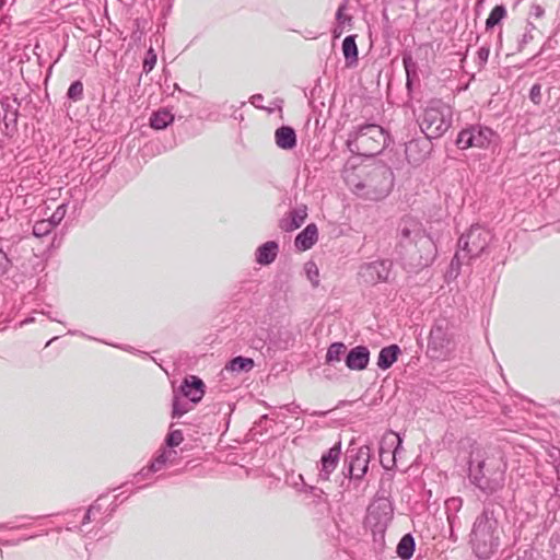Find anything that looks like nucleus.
Instances as JSON below:
<instances>
[{
  "mask_svg": "<svg viewBox=\"0 0 560 560\" xmlns=\"http://www.w3.org/2000/svg\"><path fill=\"white\" fill-rule=\"evenodd\" d=\"M260 100H262V96L260 94H257V95H254L253 96V104H255V102H260Z\"/></svg>",
  "mask_w": 560,
  "mask_h": 560,
  "instance_id": "obj_48",
  "label": "nucleus"
},
{
  "mask_svg": "<svg viewBox=\"0 0 560 560\" xmlns=\"http://www.w3.org/2000/svg\"><path fill=\"white\" fill-rule=\"evenodd\" d=\"M529 98L536 105L541 103L542 96H541V85L540 84L536 83L530 88Z\"/></svg>",
  "mask_w": 560,
  "mask_h": 560,
  "instance_id": "obj_39",
  "label": "nucleus"
},
{
  "mask_svg": "<svg viewBox=\"0 0 560 560\" xmlns=\"http://www.w3.org/2000/svg\"><path fill=\"white\" fill-rule=\"evenodd\" d=\"M506 465L500 456L472 458L469 464V478L483 493L492 494L503 489Z\"/></svg>",
  "mask_w": 560,
  "mask_h": 560,
  "instance_id": "obj_4",
  "label": "nucleus"
},
{
  "mask_svg": "<svg viewBox=\"0 0 560 560\" xmlns=\"http://www.w3.org/2000/svg\"><path fill=\"white\" fill-rule=\"evenodd\" d=\"M94 510H100V506H96V505H91L88 511L85 512V515L83 517V521H82V525H85L88 524L89 522H91V515L93 513Z\"/></svg>",
  "mask_w": 560,
  "mask_h": 560,
  "instance_id": "obj_44",
  "label": "nucleus"
},
{
  "mask_svg": "<svg viewBox=\"0 0 560 560\" xmlns=\"http://www.w3.org/2000/svg\"><path fill=\"white\" fill-rule=\"evenodd\" d=\"M388 141L389 137L383 127L376 124H364L353 127L346 143L354 154L373 156L381 153Z\"/></svg>",
  "mask_w": 560,
  "mask_h": 560,
  "instance_id": "obj_5",
  "label": "nucleus"
},
{
  "mask_svg": "<svg viewBox=\"0 0 560 560\" xmlns=\"http://www.w3.org/2000/svg\"><path fill=\"white\" fill-rule=\"evenodd\" d=\"M180 392L183 397L196 405L205 395V383L198 376L190 375L184 380Z\"/></svg>",
  "mask_w": 560,
  "mask_h": 560,
  "instance_id": "obj_14",
  "label": "nucleus"
},
{
  "mask_svg": "<svg viewBox=\"0 0 560 560\" xmlns=\"http://www.w3.org/2000/svg\"><path fill=\"white\" fill-rule=\"evenodd\" d=\"M447 520H448L450 524L452 525V518H451V516H447Z\"/></svg>",
  "mask_w": 560,
  "mask_h": 560,
  "instance_id": "obj_52",
  "label": "nucleus"
},
{
  "mask_svg": "<svg viewBox=\"0 0 560 560\" xmlns=\"http://www.w3.org/2000/svg\"><path fill=\"white\" fill-rule=\"evenodd\" d=\"M415 551V539L411 534H406L399 540L397 545V555L404 559L408 560L412 557Z\"/></svg>",
  "mask_w": 560,
  "mask_h": 560,
  "instance_id": "obj_25",
  "label": "nucleus"
},
{
  "mask_svg": "<svg viewBox=\"0 0 560 560\" xmlns=\"http://www.w3.org/2000/svg\"><path fill=\"white\" fill-rule=\"evenodd\" d=\"M368 513L375 526H385L392 520V505L387 500H378L369 506Z\"/></svg>",
  "mask_w": 560,
  "mask_h": 560,
  "instance_id": "obj_15",
  "label": "nucleus"
},
{
  "mask_svg": "<svg viewBox=\"0 0 560 560\" xmlns=\"http://www.w3.org/2000/svg\"><path fill=\"white\" fill-rule=\"evenodd\" d=\"M174 120V115L167 109H160L152 114L150 118V126L153 129H165Z\"/></svg>",
  "mask_w": 560,
  "mask_h": 560,
  "instance_id": "obj_24",
  "label": "nucleus"
},
{
  "mask_svg": "<svg viewBox=\"0 0 560 560\" xmlns=\"http://www.w3.org/2000/svg\"><path fill=\"white\" fill-rule=\"evenodd\" d=\"M318 238V230L316 224H308L302 232L298 234L294 241V245L299 250L310 249Z\"/></svg>",
  "mask_w": 560,
  "mask_h": 560,
  "instance_id": "obj_17",
  "label": "nucleus"
},
{
  "mask_svg": "<svg viewBox=\"0 0 560 560\" xmlns=\"http://www.w3.org/2000/svg\"><path fill=\"white\" fill-rule=\"evenodd\" d=\"M9 265L10 260L7 257V254L2 249H0V275L7 272Z\"/></svg>",
  "mask_w": 560,
  "mask_h": 560,
  "instance_id": "obj_42",
  "label": "nucleus"
},
{
  "mask_svg": "<svg viewBox=\"0 0 560 560\" xmlns=\"http://www.w3.org/2000/svg\"><path fill=\"white\" fill-rule=\"evenodd\" d=\"M467 260V256L464 254L463 250L458 248V250L455 253L452 261H451V270L456 271V275L458 273L462 264Z\"/></svg>",
  "mask_w": 560,
  "mask_h": 560,
  "instance_id": "obj_37",
  "label": "nucleus"
},
{
  "mask_svg": "<svg viewBox=\"0 0 560 560\" xmlns=\"http://www.w3.org/2000/svg\"><path fill=\"white\" fill-rule=\"evenodd\" d=\"M55 228L47 219L39 220L33 226V234L34 236L42 238L48 235Z\"/></svg>",
  "mask_w": 560,
  "mask_h": 560,
  "instance_id": "obj_32",
  "label": "nucleus"
},
{
  "mask_svg": "<svg viewBox=\"0 0 560 560\" xmlns=\"http://www.w3.org/2000/svg\"><path fill=\"white\" fill-rule=\"evenodd\" d=\"M334 33H335V37H338V36H340V35H341V33H342V28H341V30H339V31L336 28V30L334 31Z\"/></svg>",
  "mask_w": 560,
  "mask_h": 560,
  "instance_id": "obj_49",
  "label": "nucleus"
},
{
  "mask_svg": "<svg viewBox=\"0 0 560 560\" xmlns=\"http://www.w3.org/2000/svg\"><path fill=\"white\" fill-rule=\"evenodd\" d=\"M341 454V445L340 443L335 444L330 447L326 453L323 454L320 458V467L318 478L320 480H328L330 474L336 469L339 457Z\"/></svg>",
  "mask_w": 560,
  "mask_h": 560,
  "instance_id": "obj_13",
  "label": "nucleus"
},
{
  "mask_svg": "<svg viewBox=\"0 0 560 560\" xmlns=\"http://www.w3.org/2000/svg\"><path fill=\"white\" fill-rule=\"evenodd\" d=\"M9 0H2V3H7ZM15 0H12V3L14 2Z\"/></svg>",
  "mask_w": 560,
  "mask_h": 560,
  "instance_id": "obj_51",
  "label": "nucleus"
},
{
  "mask_svg": "<svg viewBox=\"0 0 560 560\" xmlns=\"http://www.w3.org/2000/svg\"><path fill=\"white\" fill-rule=\"evenodd\" d=\"M68 97L73 101H79L83 95V84L80 81H74L68 89Z\"/></svg>",
  "mask_w": 560,
  "mask_h": 560,
  "instance_id": "obj_35",
  "label": "nucleus"
},
{
  "mask_svg": "<svg viewBox=\"0 0 560 560\" xmlns=\"http://www.w3.org/2000/svg\"><path fill=\"white\" fill-rule=\"evenodd\" d=\"M153 471H149V467L148 468H142L138 474L137 476L138 477H141V478H147L150 474H152Z\"/></svg>",
  "mask_w": 560,
  "mask_h": 560,
  "instance_id": "obj_45",
  "label": "nucleus"
},
{
  "mask_svg": "<svg viewBox=\"0 0 560 560\" xmlns=\"http://www.w3.org/2000/svg\"><path fill=\"white\" fill-rule=\"evenodd\" d=\"M371 458V450L364 445L357 450L348 451V472L352 479H361L368 472L369 463Z\"/></svg>",
  "mask_w": 560,
  "mask_h": 560,
  "instance_id": "obj_10",
  "label": "nucleus"
},
{
  "mask_svg": "<svg viewBox=\"0 0 560 560\" xmlns=\"http://www.w3.org/2000/svg\"><path fill=\"white\" fill-rule=\"evenodd\" d=\"M502 528L494 512L485 509L472 524L469 534V546L472 553L480 560H488L499 550Z\"/></svg>",
  "mask_w": 560,
  "mask_h": 560,
  "instance_id": "obj_3",
  "label": "nucleus"
},
{
  "mask_svg": "<svg viewBox=\"0 0 560 560\" xmlns=\"http://www.w3.org/2000/svg\"><path fill=\"white\" fill-rule=\"evenodd\" d=\"M183 441H184L183 432L180 430H173L167 434L165 443H166L167 447H170V450H172V447L178 446Z\"/></svg>",
  "mask_w": 560,
  "mask_h": 560,
  "instance_id": "obj_34",
  "label": "nucleus"
},
{
  "mask_svg": "<svg viewBox=\"0 0 560 560\" xmlns=\"http://www.w3.org/2000/svg\"><path fill=\"white\" fill-rule=\"evenodd\" d=\"M342 52L346 58L347 66L351 67L358 62V47L354 35H349L343 39Z\"/></svg>",
  "mask_w": 560,
  "mask_h": 560,
  "instance_id": "obj_23",
  "label": "nucleus"
},
{
  "mask_svg": "<svg viewBox=\"0 0 560 560\" xmlns=\"http://www.w3.org/2000/svg\"><path fill=\"white\" fill-rule=\"evenodd\" d=\"M343 178L353 194L374 201L385 198L394 184L390 167L383 163L346 168Z\"/></svg>",
  "mask_w": 560,
  "mask_h": 560,
  "instance_id": "obj_2",
  "label": "nucleus"
},
{
  "mask_svg": "<svg viewBox=\"0 0 560 560\" xmlns=\"http://www.w3.org/2000/svg\"><path fill=\"white\" fill-rule=\"evenodd\" d=\"M402 63L407 75L406 85L408 89L411 86V78L417 73V63L410 54L402 56Z\"/></svg>",
  "mask_w": 560,
  "mask_h": 560,
  "instance_id": "obj_30",
  "label": "nucleus"
},
{
  "mask_svg": "<svg viewBox=\"0 0 560 560\" xmlns=\"http://www.w3.org/2000/svg\"><path fill=\"white\" fill-rule=\"evenodd\" d=\"M264 343H265V342H264V340H262V339H258V340L254 339V340H252V346H253L254 348H256V349H258V348H262V347H264Z\"/></svg>",
  "mask_w": 560,
  "mask_h": 560,
  "instance_id": "obj_46",
  "label": "nucleus"
},
{
  "mask_svg": "<svg viewBox=\"0 0 560 560\" xmlns=\"http://www.w3.org/2000/svg\"><path fill=\"white\" fill-rule=\"evenodd\" d=\"M276 144L282 150H291L296 145V133L290 126H281L275 132Z\"/></svg>",
  "mask_w": 560,
  "mask_h": 560,
  "instance_id": "obj_19",
  "label": "nucleus"
},
{
  "mask_svg": "<svg viewBox=\"0 0 560 560\" xmlns=\"http://www.w3.org/2000/svg\"><path fill=\"white\" fill-rule=\"evenodd\" d=\"M347 347L342 342H334L327 350L326 363L334 365L341 361V357L345 354Z\"/></svg>",
  "mask_w": 560,
  "mask_h": 560,
  "instance_id": "obj_26",
  "label": "nucleus"
},
{
  "mask_svg": "<svg viewBox=\"0 0 560 560\" xmlns=\"http://www.w3.org/2000/svg\"><path fill=\"white\" fill-rule=\"evenodd\" d=\"M155 63H156V55H155L154 50L152 48H150L147 51V56L143 61V71L145 73H149L150 71H152Z\"/></svg>",
  "mask_w": 560,
  "mask_h": 560,
  "instance_id": "obj_38",
  "label": "nucleus"
},
{
  "mask_svg": "<svg viewBox=\"0 0 560 560\" xmlns=\"http://www.w3.org/2000/svg\"><path fill=\"white\" fill-rule=\"evenodd\" d=\"M279 252V245L275 241H268L256 249V262L261 266L270 265L275 261Z\"/></svg>",
  "mask_w": 560,
  "mask_h": 560,
  "instance_id": "obj_18",
  "label": "nucleus"
},
{
  "mask_svg": "<svg viewBox=\"0 0 560 560\" xmlns=\"http://www.w3.org/2000/svg\"><path fill=\"white\" fill-rule=\"evenodd\" d=\"M260 100H262V96L260 94H257V95H254L253 96V104H255V102H260Z\"/></svg>",
  "mask_w": 560,
  "mask_h": 560,
  "instance_id": "obj_47",
  "label": "nucleus"
},
{
  "mask_svg": "<svg viewBox=\"0 0 560 560\" xmlns=\"http://www.w3.org/2000/svg\"><path fill=\"white\" fill-rule=\"evenodd\" d=\"M497 138V133L491 128L482 125H471L458 133L456 144L462 150L469 148L486 149Z\"/></svg>",
  "mask_w": 560,
  "mask_h": 560,
  "instance_id": "obj_8",
  "label": "nucleus"
},
{
  "mask_svg": "<svg viewBox=\"0 0 560 560\" xmlns=\"http://www.w3.org/2000/svg\"><path fill=\"white\" fill-rule=\"evenodd\" d=\"M506 15V10L503 5H495L487 21H486V28L489 30V28H492L494 27L495 25H498Z\"/></svg>",
  "mask_w": 560,
  "mask_h": 560,
  "instance_id": "obj_29",
  "label": "nucleus"
},
{
  "mask_svg": "<svg viewBox=\"0 0 560 560\" xmlns=\"http://www.w3.org/2000/svg\"><path fill=\"white\" fill-rule=\"evenodd\" d=\"M419 145L420 143L418 141H410L406 145V156L410 163L418 164L425 158L427 152L419 155L416 154L419 149Z\"/></svg>",
  "mask_w": 560,
  "mask_h": 560,
  "instance_id": "obj_31",
  "label": "nucleus"
},
{
  "mask_svg": "<svg viewBox=\"0 0 560 560\" xmlns=\"http://www.w3.org/2000/svg\"><path fill=\"white\" fill-rule=\"evenodd\" d=\"M195 404H191L190 401H186L183 397L174 395L173 398V410H172V417L173 418H179L187 413L189 410H191L192 406Z\"/></svg>",
  "mask_w": 560,
  "mask_h": 560,
  "instance_id": "obj_28",
  "label": "nucleus"
},
{
  "mask_svg": "<svg viewBox=\"0 0 560 560\" xmlns=\"http://www.w3.org/2000/svg\"><path fill=\"white\" fill-rule=\"evenodd\" d=\"M557 472H558V483L560 486V464L557 467Z\"/></svg>",
  "mask_w": 560,
  "mask_h": 560,
  "instance_id": "obj_50",
  "label": "nucleus"
},
{
  "mask_svg": "<svg viewBox=\"0 0 560 560\" xmlns=\"http://www.w3.org/2000/svg\"><path fill=\"white\" fill-rule=\"evenodd\" d=\"M448 345L450 336L446 322L444 319L435 322L429 335V348L441 355Z\"/></svg>",
  "mask_w": 560,
  "mask_h": 560,
  "instance_id": "obj_12",
  "label": "nucleus"
},
{
  "mask_svg": "<svg viewBox=\"0 0 560 560\" xmlns=\"http://www.w3.org/2000/svg\"><path fill=\"white\" fill-rule=\"evenodd\" d=\"M177 452L170 448H163L149 466V471H160L167 463L173 464L176 460Z\"/></svg>",
  "mask_w": 560,
  "mask_h": 560,
  "instance_id": "obj_22",
  "label": "nucleus"
},
{
  "mask_svg": "<svg viewBox=\"0 0 560 560\" xmlns=\"http://www.w3.org/2000/svg\"><path fill=\"white\" fill-rule=\"evenodd\" d=\"M370 361V351L364 346L352 348L346 357V365L350 370H364Z\"/></svg>",
  "mask_w": 560,
  "mask_h": 560,
  "instance_id": "obj_16",
  "label": "nucleus"
},
{
  "mask_svg": "<svg viewBox=\"0 0 560 560\" xmlns=\"http://www.w3.org/2000/svg\"><path fill=\"white\" fill-rule=\"evenodd\" d=\"M492 234L486 228L476 224L464 233L458 240V248L467 256V261L479 257L488 247Z\"/></svg>",
  "mask_w": 560,
  "mask_h": 560,
  "instance_id": "obj_7",
  "label": "nucleus"
},
{
  "mask_svg": "<svg viewBox=\"0 0 560 560\" xmlns=\"http://www.w3.org/2000/svg\"><path fill=\"white\" fill-rule=\"evenodd\" d=\"M254 366V361L249 358L236 357L232 359L225 366V370L240 373L242 371H249Z\"/></svg>",
  "mask_w": 560,
  "mask_h": 560,
  "instance_id": "obj_27",
  "label": "nucleus"
},
{
  "mask_svg": "<svg viewBox=\"0 0 560 560\" xmlns=\"http://www.w3.org/2000/svg\"><path fill=\"white\" fill-rule=\"evenodd\" d=\"M67 212V205L62 203L57 207L51 217L47 219L54 228H56L63 220Z\"/></svg>",
  "mask_w": 560,
  "mask_h": 560,
  "instance_id": "obj_36",
  "label": "nucleus"
},
{
  "mask_svg": "<svg viewBox=\"0 0 560 560\" xmlns=\"http://www.w3.org/2000/svg\"><path fill=\"white\" fill-rule=\"evenodd\" d=\"M446 509H454V510H458L460 506H462V499L459 498H451L448 499L446 502Z\"/></svg>",
  "mask_w": 560,
  "mask_h": 560,
  "instance_id": "obj_43",
  "label": "nucleus"
},
{
  "mask_svg": "<svg viewBox=\"0 0 560 560\" xmlns=\"http://www.w3.org/2000/svg\"><path fill=\"white\" fill-rule=\"evenodd\" d=\"M399 353L400 349L397 345L383 348L378 353L377 366L381 370L389 369L396 362Z\"/></svg>",
  "mask_w": 560,
  "mask_h": 560,
  "instance_id": "obj_21",
  "label": "nucleus"
},
{
  "mask_svg": "<svg viewBox=\"0 0 560 560\" xmlns=\"http://www.w3.org/2000/svg\"><path fill=\"white\" fill-rule=\"evenodd\" d=\"M452 125V109L441 100H432L423 110L420 128L428 138H439Z\"/></svg>",
  "mask_w": 560,
  "mask_h": 560,
  "instance_id": "obj_6",
  "label": "nucleus"
},
{
  "mask_svg": "<svg viewBox=\"0 0 560 560\" xmlns=\"http://www.w3.org/2000/svg\"><path fill=\"white\" fill-rule=\"evenodd\" d=\"M304 269L306 272V277L312 282L313 287H317L318 282H319V280H318L319 272H318V268H317L316 264L313 261H308L305 264Z\"/></svg>",
  "mask_w": 560,
  "mask_h": 560,
  "instance_id": "obj_33",
  "label": "nucleus"
},
{
  "mask_svg": "<svg viewBox=\"0 0 560 560\" xmlns=\"http://www.w3.org/2000/svg\"><path fill=\"white\" fill-rule=\"evenodd\" d=\"M397 247L404 259L413 268L430 266L436 256V246L417 219L406 215L396 230Z\"/></svg>",
  "mask_w": 560,
  "mask_h": 560,
  "instance_id": "obj_1",
  "label": "nucleus"
},
{
  "mask_svg": "<svg viewBox=\"0 0 560 560\" xmlns=\"http://www.w3.org/2000/svg\"><path fill=\"white\" fill-rule=\"evenodd\" d=\"M389 260H376L361 267L360 275L368 283L386 281L390 272Z\"/></svg>",
  "mask_w": 560,
  "mask_h": 560,
  "instance_id": "obj_11",
  "label": "nucleus"
},
{
  "mask_svg": "<svg viewBox=\"0 0 560 560\" xmlns=\"http://www.w3.org/2000/svg\"><path fill=\"white\" fill-rule=\"evenodd\" d=\"M346 7V2L340 4L336 13V20L340 25L351 21V16L345 14Z\"/></svg>",
  "mask_w": 560,
  "mask_h": 560,
  "instance_id": "obj_40",
  "label": "nucleus"
},
{
  "mask_svg": "<svg viewBox=\"0 0 560 560\" xmlns=\"http://www.w3.org/2000/svg\"><path fill=\"white\" fill-rule=\"evenodd\" d=\"M490 55V48L489 46H482L477 51L478 62L482 67L487 63L488 58Z\"/></svg>",
  "mask_w": 560,
  "mask_h": 560,
  "instance_id": "obj_41",
  "label": "nucleus"
},
{
  "mask_svg": "<svg viewBox=\"0 0 560 560\" xmlns=\"http://www.w3.org/2000/svg\"><path fill=\"white\" fill-rule=\"evenodd\" d=\"M307 217L306 206H300L290 212V219H283L280 228L284 231H294L299 229Z\"/></svg>",
  "mask_w": 560,
  "mask_h": 560,
  "instance_id": "obj_20",
  "label": "nucleus"
},
{
  "mask_svg": "<svg viewBox=\"0 0 560 560\" xmlns=\"http://www.w3.org/2000/svg\"><path fill=\"white\" fill-rule=\"evenodd\" d=\"M402 439L394 431H387L380 442V462L385 469H392L396 465V457L402 450Z\"/></svg>",
  "mask_w": 560,
  "mask_h": 560,
  "instance_id": "obj_9",
  "label": "nucleus"
}]
</instances>
